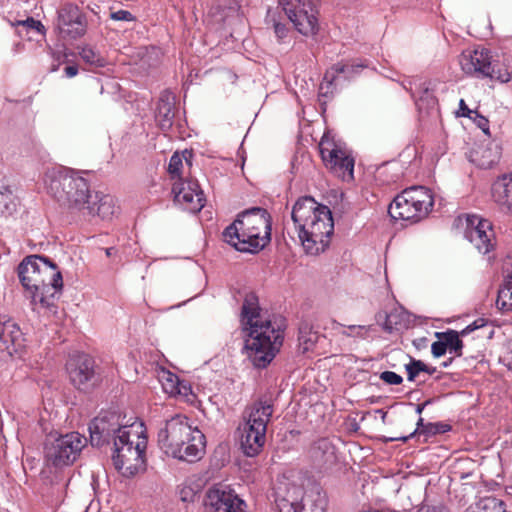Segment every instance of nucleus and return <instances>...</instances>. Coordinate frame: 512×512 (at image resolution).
<instances>
[{
	"label": "nucleus",
	"instance_id": "7c9ffc66",
	"mask_svg": "<svg viewBox=\"0 0 512 512\" xmlns=\"http://www.w3.org/2000/svg\"><path fill=\"white\" fill-rule=\"evenodd\" d=\"M376 322L385 332L392 333L405 326V315L397 309H393L390 312L379 311L376 314Z\"/></svg>",
	"mask_w": 512,
	"mask_h": 512
},
{
	"label": "nucleus",
	"instance_id": "4c0bfd02",
	"mask_svg": "<svg viewBox=\"0 0 512 512\" xmlns=\"http://www.w3.org/2000/svg\"><path fill=\"white\" fill-rule=\"evenodd\" d=\"M79 55L85 63L91 66L104 67L106 65L105 58L90 46L82 47Z\"/></svg>",
	"mask_w": 512,
	"mask_h": 512
},
{
	"label": "nucleus",
	"instance_id": "b1692460",
	"mask_svg": "<svg viewBox=\"0 0 512 512\" xmlns=\"http://www.w3.org/2000/svg\"><path fill=\"white\" fill-rule=\"evenodd\" d=\"M205 448V435L197 427L192 426V433L190 436H188L187 440H184L183 446L181 447L180 456H174L173 458L189 463H194L199 461L204 456Z\"/></svg>",
	"mask_w": 512,
	"mask_h": 512
},
{
	"label": "nucleus",
	"instance_id": "603ef678",
	"mask_svg": "<svg viewBox=\"0 0 512 512\" xmlns=\"http://www.w3.org/2000/svg\"><path fill=\"white\" fill-rule=\"evenodd\" d=\"M433 402V399H427L423 403L417 404L415 406V411L417 414L421 415L425 407L430 405Z\"/></svg>",
	"mask_w": 512,
	"mask_h": 512
},
{
	"label": "nucleus",
	"instance_id": "4468645a",
	"mask_svg": "<svg viewBox=\"0 0 512 512\" xmlns=\"http://www.w3.org/2000/svg\"><path fill=\"white\" fill-rule=\"evenodd\" d=\"M192 433L189 418L177 414L166 420L165 426L158 432V445L167 456H180L184 440Z\"/></svg>",
	"mask_w": 512,
	"mask_h": 512
},
{
	"label": "nucleus",
	"instance_id": "2f4dec72",
	"mask_svg": "<svg viewBox=\"0 0 512 512\" xmlns=\"http://www.w3.org/2000/svg\"><path fill=\"white\" fill-rule=\"evenodd\" d=\"M412 99L420 112L433 109L437 105V98L433 95V92L429 89L426 83L422 81L419 82L416 97Z\"/></svg>",
	"mask_w": 512,
	"mask_h": 512
},
{
	"label": "nucleus",
	"instance_id": "e433bc0d",
	"mask_svg": "<svg viewBox=\"0 0 512 512\" xmlns=\"http://www.w3.org/2000/svg\"><path fill=\"white\" fill-rule=\"evenodd\" d=\"M267 23H271V27L274 31L275 37L280 44H286L291 42L292 31L287 23L281 22L274 16L268 19Z\"/></svg>",
	"mask_w": 512,
	"mask_h": 512
},
{
	"label": "nucleus",
	"instance_id": "4be33fe9",
	"mask_svg": "<svg viewBox=\"0 0 512 512\" xmlns=\"http://www.w3.org/2000/svg\"><path fill=\"white\" fill-rule=\"evenodd\" d=\"M313 466L319 471L330 469L337 462L336 449L328 438L314 441L308 451Z\"/></svg>",
	"mask_w": 512,
	"mask_h": 512
},
{
	"label": "nucleus",
	"instance_id": "c756f323",
	"mask_svg": "<svg viewBox=\"0 0 512 512\" xmlns=\"http://www.w3.org/2000/svg\"><path fill=\"white\" fill-rule=\"evenodd\" d=\"M494 201L512 213V175L499 177L492 185Z\"/></svg>",
	"mask_w": 512,
	"mask_h": 512
},
{
	"label": "nucleus",
	"instance_id": "052dcab7",
	"mask_svg": "<svg viewBox=\"0 0 512 512\" xmlns=\"http://www.w3.org/2000/svg\"><path fill=\"white\" fill-rule=\"evenodd\" d=\"M498 160V155H495L494 158L486 161V162H483L481 165L485 168H488V167H491L494 163H496Z\"/></svg>",
	"mask_w": 512,
	"mask_h": 512
},
{
	"label": "nucleus",
	"instance_id": "680f3d73",
	"mask_svg": "<svg viewBox=\"0 0 512 512\" xmlns=\"http://www.w3.org/2000/svg\"><path fill=\"white\" fill-rule=\"evenodd\" d=\"M453 362V358H449L448 360L441 363L443 368H447Z\"/></svg>",
	"mask_w": 512,
	"mask_h": 512
},
{
	"label": "nucleus",
	"instance_id": "20e7f679",
	"mask_svg": "<svg viewBox=\"0 0 512 512\" xmlns=\"http://www.w3.org/2000/svg\"><path fill=\"white\" fill-rule=\"evenodd\" d=\"M248 416L243 427L240 447L247 457L258 455L266 441L267 424L270 421L274 405L270 399L260 398L246 411Z\"/></svg>",
	"mask_w": 512,
	"mask_h": 512
},
{
	"label": "nucleus",
	"instance_id": "dca6fc26",
	"mask_svg": "<svg viewBox=\"0 0 512 512\" xmlns=\"http://www.w3.org/2000/svg\"><path fill=\"white\" fill-rule=\"evenodd\" d=\"M41 290L39 296V305L50 311L56 312L54 303L56 295L60 294L63 288V278L57 265L48 257L41 259L40 271Z\"/></svg>",
	"mask_w": 512,
	"mask_h": 512
},
{
	"label": "nucleus",
	"instance_id": "13d9d810",
	"mask_svg": "<svg viewBox=\"0 0 512 512\" xmlns=\"http://www.w3.org/2000/svg\"><path fill=\"white\" fill-rule=\"evenodd\" d=\"M474 324V328L480 329L487 324V320L484 318H478L472 322Z\"/></svg>",
	"mask_w": 512,
	"mask_h": 512
},
{
	"label": "nucleus",
	"instance_id": "393cba45",
	"mask_svg": "<svg viewBox=\"0 0 512 512\" xmlns=\"http://www.w3.org/2000/svg\"><path fill=\"white\" fill-rule=\"evenodd\" d=\"M176 98L169 91H163L157 102L155 120L160 130L167 135L172 129L175 117Z\"/></svg>",
	"mask_w": 512,
	"mask_h": 512
},
{
	"label": "nucleus",
	"instance_id": "2eb2a0df",
	"mask_svg": "<svg viewBox=\"0 0 512 512\" xmlns=\"http://www.w3.org/2000/svg\"><path fill=\"white\" fill-rule=\"evenodd\" d=\"M319 151L326 168L343 180L354 179V158L347 151L339 148L333 141L323 137L319 143Z\"/></svg>",
	"mask_w": 512,
	"mask_h": 512
},
{
	"label": "nucleus",
	"instance_id": "4d7b16f0",
	"mask_svg": "<svg viewBox=\"0 0 512 512\" xmlns=\"http://www.w3.org/2000/svg\"><path fill=\"white\" fill-rule=\"evenodd\" d=\"M107 257H116L118 250L115 247H108L103 249Z\"/></svg>",
	"mask_w": 512,
	"mask_h": 512
},
{
	"label": "nucleus",
	"instance_id": "cd10ccee",
	"mask_svg": "<svg viewBox=\"0 0 512 512\" xmlns=\"http://www.w3.org/2000/svg\"><path fill=\"white\" fill-rule=\"evenodd\" d=\"M114 198L110 195H100L96 192L89 205L85 206L83 217L98 216L103 220L110 219L116 213Z\"/></svg>",
	"mask_w": 512,
	"mask_h": 512
},
{
	"label": "nucleus",
	"instance_id": "a211bd4d",
	"mask_svg": "<svg viewBox=\"0 0 512 512\" xmlns=\"http://www.w3.org/2000/svg\"><path fill=\"white\" fill-rule=\"evenodd\" d=\"M26 348V339L19 325L11 319L0 320V354L2 357L21 358Z\"/></svg>",
	"mask_w": 512,
	"mask_h": 512
},
{
	"label": "nucleus",
	"instance_id": "bb28decb",
	"mask_svg": "<svg viewBox=\"0 0 512 512\" xmlns=\"http://www.w3.org/2000/svg\"><path fill=\"white\" fill-rule=\"evenodd\" d=\"M364 65H348L341 62L333 64L324 74L323 81L319 86V98H330L335 90L334 81L338 74L351 75Z\"/></svg>",
	"mask_w": 512,
	"mask_h": 512
},
{
	"label": "nucleus",
	"instance_id": "72a5a7b5",
	"mask_svg": "<svg viewBox=\"0 0 512 512\" xmlns=\"http://www.w3.org/2000/svg\"><path fill=\"white\" fill-rule=\"evenodd\" d=\"M496 304L503 311H512V273L505 278L499 289Z\"/></svg>",
	"mask_w": 512,
	"mask_h": 512
},
{
	"label": "nucleus",
	"instance_id": "f8f14e48",
	"mask_svg": "<svg viewBox=\"0 0 512 512\" xmlns=\"http://www.w3.org/2000/svg\"><path fill=\"white\" fill-rule=\"evenodd\" d=\"M287 18L295 29L304 36L315 35L318 31L317 0H278Z\"/></svg>",
	"mask_w": 512,
	"mask_h": 512
},
{
	"label": "nucleus",
	"instance_id": "8fccbe9b",
	"mask_svg": "<svg viewBox=\"0 0 512 512\" xmlns=\"http://www.w3.org/2000/svg\"><path fill=\"white\" fill-rule=\"evenodd\" d=\"M507 354H506V360H507V367L509 370H512V339L508 341L507 344Z\"/></svg>",
	"mask_w": 512,
	"mask_h": 512
},
{
	"label": "nucleus",
	"instance_id": "6e6d98bb",
	"mask_svg": "<svg viewBox=\"0 0 512 512\" xmlns=\"http://www.w3.org/2000/svg\"><path fill=\"white\" fill-rule=\"evenodd\" d=\"M475 330H477V329L474 328V324L471 323V324L467 325L461 331H458V333L460 334L461 337H465V336L469 335L470 333L474 332Z\"/></svg>",
	"mask_w": 512,
	"mask_h": 512
},
{
	"label": "nucleus",
	"instance_id": "ea45409f",
	"mask_svg": "<svg viewBox=\"0 0 512 512\" xmlns=\"http://www.w3.org/2000/svg\"><path fill=\"white\" fill-rule=\"evenodd\" d=\"M18 25L26 27L27 30H33L40 35H45L46 29L41 21L34 19L33 17H27L25 20L18 21Z\"/></svg>",
	"mask_w": 512,
	"mask_h": 512
},
{
	"label": "nucleus",
	"instance_id": "423d86ee",
	"mask_svg": "<svg viewBox=\"0 0 512 512\" xmlns=\"http://www.w3.org/2000/svg\"><path fill=\"white\" fill-rule=\"evenodd\" d=\"M433 205L434 198L430 189L424 186H412L393 199L388 213L395 220L418 222L428 215Z\"/></svg>",
	"mask_w": 512,
	"mask_h": 512
},
{
	"label": "nucleus",
	"instance_id": "09e8293b",
	"mask_svg": "<svg viewBox=\"0 0 512 512\" xmlns=\"http://www.w3.org/2000/svg\"><path fill=\"white\" fill-rule=\"evenodd\" d=\"M475 112H477V110L469 109V107L466 105L465 101L463 99L460 100L459 111H458L459 116L468 117V118L472 119L473 115H475Z\"/></svg>",
	"mask_w": 512,
	"mask_h": 512
},
{
	"label": "nucleus",
	"instance_id": "e2e57ef3",
	"mask_svg": "<svg viewBox=\"0 0 512 512\" xmlns=\"http://www.w3.org/2000/svg\"><path fill=\"white\" fill-rule=\"evenodd\" d=\"M186 154H189V156H190V157L192 156V154H191V153H189L187 150H185V152H184V158H185V161H186L189 165H191V163H190L189 159L186 157Z\"/></svg>",
	"mask_w": 512,
	"mask_h": 512
},
{
	"label": "nucleus",
	"instance_id": "f3484780",
	"mask_svg": "<svg viewBox=\"0 0 512 512\" xmlns=\"http://www.w3.org/2000/svg\"><path fill=\"white\" fill-rule=\"evenodd\" d=\"M42 255H30L25 257L18 265L19 280L25 289L26 296L30 298L33 310L39 305L41 290L40 271Z\"/></svg>",
	"mask_w": 512,
	"mask_h": 512
},
{
	"label": "nucleus",
	"instance_id": "ddd939ff",
	"mask_svg": "<svg viewBox=\"0 0 512 512\" xmlns=\"http://www.w3.org/2000/svg\"><path fill=\"white\" fill-rule=\"evenodd\" d=\"M457 225L464 227V237L478 250L486 255L496 247V237L493 225L488 219L478 215L459 216L455 220Z\"/></svg>",
	"mask_w": 512,
	"mask_h": 512
},
{
	"label": "nucleus",
	"instance_id": "c03bdc74",
	"mask_svg": "<svg viewBox=\"0 0 512 512\" xmlns=\"http://www.w3.org/2000/svg\"><path fill=\"white\" fill-rule=\"evenodd\" d=\"M419 82H421V80L417 77H414L408 80H404L402 82V86L407 92H409L412 98H415Z\"/></svg>",
	"mask_w": 512,
	"mask_h": 512
},
{
	"label": "nucleus",
	"instance_id": "f257e3e1",
	"mask_svg": "<svg viewBox=\"0 0 512 512\" xmlns=\"http://www.w3.org/2000/svg\"><path fill=\"white\" fill-rule=\"evenodd\" d=\"M241 324L245 354L256 368H266L282 346V324L262 315L258 297L253 292L246 294L244 298Z\"/></svg>",
	"mask_w": 512,
	"mask_h": 512
},
{
	"label": "nucleus",
	"instance_id": "6ab92c4d",
	"mask_svg": "<svg viewBox=\"0 0 512 512\" xmlns=\"http://www.w3.org/2000/svg\"><path fill=\"white\" fill-rule=\"evenodd\" d=\"M175 202L184 206V209L197 213L205 204L204 193L196 180H183L175 182L172 187Z\"/></svg>",
	"mask_w": 512,
	"mask_h": 512
},
{
	"label": "nucleus",
	"instance_id": "bf43d9fd",
	"mask_svg": "<svg viewBox=\"0 0 512 512\" xmlns=\"http://www.w3.org/2000/svg\"><path fill=\"white\" fill-rule=\"evenodd\" d=\"M436 371H437L436 367L430 366V365H427L426 363H424L423 373H427L429 375H432V374L436 373Z\"/></svg>",
	"mask_w": 512,
	"mask_h": 512
},
{
	"label": "nucleus",
	"instance_id": "0eeeda50",
	"mask_svg": "<svg viewBox=\"0 0 512 512\" xmlns=\"http://www.w3.org/2000/svg\"><path fill=\"white\" fill-rule=\"evenodd\" d=\"M66 370L70 383L80 393L91 394L99 389L105 379V370L96 359L85 353L71 357Z\"/></svg>",
	"mask_w": 512,
	"mask_h": 512
},
{
	"label": "nucleus",
	"instance_id": "3c124183",
	"mask_svg": "<svg viewBox=\"0 0 512 512\" xmlns=\"http://www.w3.org/2000/svg\"><path fill=\"white\" fill-rule=\"evenodd\" d=\"M64 72L66 77L72 78L78 74V67L76 65L66 66Z\"/></svg>",
	"mask_w": 512,
	"mask_h": 512
},
{
	"label": "nucleus",
	"instance_id": "6e6552de",
	"mask_svg": "<svg viewBox=\"0 0 512 512\" xmlns=\"http://www.w3.org/2000/svg\"><path fill=\"white\" fill-rule=\"evenodd\" d=\"M462 71L478 78H490L507 83L512 78V72L499 64L489 49L481 48L463 51L459 57Z\"/></svg>",
	"mask_w": 512,
	"mask_h": 512
},
{
	"label": "nucleus",
	"instance_id": "a878e982",
	"mask_svg": "<svg viewBox=\"0 0 512 512\" xmlns=\"http://www.w3.org/2000/svg\"><path fill=\"white\" fill-rule=\"evenodd\" d=\"M327 498L320 491L306 493L300 502L283 505L281 512H326Z\"/></svg>",
	"mask_w": 512,
	"mask_h": 512
},
{
	"label": "nucleus",
	"instance_id": "69168bd1",
	"mask_svg": "<svg viewBox=\"0 0 512 512\" xmlns=\"http://www.w3.org/2000/svg\"><path fill=\"white\" fill-rule=\"evenodd\" d=\"M386 417V412H383L382 418L384 419Z\"/></svg>",
	"mask_w": 512,
	"mask_h": 512
},
{
	"label": "nucleus",
	"instance_id": "0e129e2a",
	"mask_svg": "<svg viewBox=\"0 0 512 512\" xmlns=\"http://www.w3.org/2000/svg\"><path fill=\"white\" fill-rule=\"evenodd\" d=\"M57 69H58V65H54V66H52L51 71H56Z\"/></svg>",
	"mask_w": 512,
	"mask_h": 512
},
{
	"label": "nucleus",
	"instance_id": "79ce46f5",
	"mask_svg": "<svg viewBox=\"0 0 512 512\" xmlns=\"http://www.w3.org/2000/svg\"><path fill=\"white\" fill-rule=\"evenodd\" d=\"M380 379L389 385H400L403 382L401 375L393 371H384L380 373Z\"/></svg>",
	"mask_w": 512,
	"mask_h": 512
},
{
	"label": "nucleus",
	"instance_id": "a19ab883",
	"mask_svg": "<svg viewBox=\"0 0 512 512\" xmlns=\"http://www.w3.org/2000/svg\"><path fill=\"white\" fill-rule=\"evenodd\" d=\"M183 166L182 157L178 153H174L169 161L168 172L172 178L180 176V170Z\"/></svg>",
	"mask_w": 512,
	"mask_h": 512
},
{
	"label": "nucleus",
	"instance_id": "1a4fd4ad",
	"mask_svg": "<svg viewBox=\"0 0 512 512\" xmlns=\"http://www.w3.org/2000/svg\"><path fill=\"white\" fill-rule=\"evenodd\" d=\"M304 230H298V238L305 252L318 255L324 252L330 244L334 233V221L329 207H320L317 216L312 217Z\"/></svg>",
	"mask_w": 512,
	"mask_h": 512
},
{
	"label": "nucleus",
	"instance_id": "5701e85b",
	"mask_svg": "<svg viewBox=\"0 0 512 512\" xmlns=\"http://www.w3.org/2000/svg\"><path fill=\"white\" fill-rule=\"evenodd\" d=\"M320 207H327L326 205L319 204L311 196L300 197L294 204L291 211V218L293 220L296 232L304 230L305 225L313 220V216H317Z\"/></svg>",
	"mask_w": 512,
	"mask_h": 512
},
{
	"label": "nucleus",
	"instance_id": "f704fd0d",
	"mask_svg": "<svg viewBox=\"0 0 512 512\" xmlns=\"http://www.w3.org/2000/svg\"><path fill=\"white\" fill-rule=\"evenodd\" d=\"M17 209L16 198L8 186H0V214L12 215Z\"/></svg>",
	"mask_w": 512,
	"mask_h": 512
},
{
	"label": "nucleus",
	"instance_id": "49530a36",
	"mask_svg": "<svg viewBox=\"0 0 512 512\" xmlns=\"http://www.w3.org/2000/svg\"><path fill=\"white\" fill-rule=\"evenodd\" d=\"M111 19L116 21H133L135 17L127 10H118L110 14Z\"/></svg>",
	"mask_w": 512,
	"mask_h": 512
},
{
	"label": "nucleus",
	"instance_id": "864d4df0",
	"mask_svg": "<svg viewBox=\"0 0 512 512\" xmlns=\"http://www.w3.org/2000/svg\"><path fill=\"white\" fill-rule=\"evenodd\" d=\"M413 345L418 350H420V349L426 347V345H427V338L426 337H421V338L415 339V340H413Z\"/></svg>",
	"mask_w": 512,
	"mask_h": 512
},
{
	"label": "nucleus",
	"instance_id": "a18cd8bd",
	"mask_svg": "<svg viewBox=\"0 0 512 512\" xmlns=\"http://www.w3.org/2000/svg\"><path fill=\"white\" fill-rule=\"evenodd\" d=\"M416 512H450V511H449L448 507H446L444 504L438 503L435 505L422 504L420 507H418Z\"/></svg>",
	"mask_w": 512,
	"mask_h": 512
},
{
	"label": "nucleus",
	"instance_id": "9d476101",
	"mask_svg": "<svg viewBox=\"0 0 512 512\" xmlns=\"http://www.w3.org/2000/svg\"><path fill=\"white\" fill-rule=\"evenodd\" d=\"M86 439L77 432L49 436L44 443V457L48 465L60 468L71 465L79 456Z\"/></svg>",
	"mask_w": 512,
	"mask_h": 512
},
{
	"label": "nucleus",
	"instance_id": "aec40b11",
	"mask_svg": "<svg viewBox=\"0 0 512 512\" xmlns=\"http://www.w3.org/2000/svg\"><path fill=\"white\" fill-rule=\"evenodd\" d=\"M58 27L64 36L79 39L87 31V17L77 5L66 4L59 11Z\"/></svg>",
	"mask_w": 512,
	"mask_h": 512
},
{
	"label": "nucleus",
	"instance_id": "37998d69",
	"mask_svg": "<svg viewBox=\"0 0 512 512\" xmlns=\"http://www.w3.org/2000/svg\"><path fill=\"white\" fill-rule=\"evenodd\" d=\"M447 350L448 349L445 339H439V341H435L431 345V353L435 358H439L445 355Z\"/></svg>",
	"mask_w": 512,
	"mask_h": 512
},
{
	"label": "nucleus",
	"instance_id": "9b49d317",
	"mask_svg": "<svg viewBox=\"0 0 512 512\" xmlns=\"http://www.w3.org/2000/svg\"><path fill=\"white\" fill-rule=\"evenodd\" d=\"M133 425L123 424L116 411H103L89 424L90 443L92 446L103 447L115 443L120 434H127Z\"/></svg>",
	"mask_w": 512,
	"mask_h": 512
},
{
	"label": "nucleus",
	"instance_id": "c85d7f7f",
	"mask_svg": "<svg viewBox=\"0 0 512 512\" xmlns=\"http://www.w3.org/2000/svg\"><path fill=\"white\" fill-rule=\"evenodd\" d=\"M452 426L445 422H424L422 417H419L416 423V429L407 436L391 437L386 439L387 442L402 441L407 442L410 438L418 436H424L425 440L436 435L444 434L451 431Z\"/></svg>",
	"mask_w": 512,
	"mask_h": 512
},
{
	"label": "nucleus",
	"instance_id": "c9c22d12",
	"mask_svg": "<svg viewBox=\"0 0 512 512\" xmlns=\"http://www.w3.org/2000/svg\"><path fill=\"white\" fill-rule=\"evenodd\" d=\"M319 335L317 332L312 331V328L308 324H303L299 328V347L302 352L305 353L313 349L317 343Z\"/></svg>",
	"mask_w": 512,
	"mask_h": 512
},
{
	"label": "nucleus",
	"instance_id": "f03ea898",
	"mask_svg": "<svg viewBox=\"0 0 512 512\" xmlns=\"http://www.w3.org/2000/svg\"><path fill=\"white\" fill-rule=\"evenodd\" d=\"M272 218L262 207H252L241 212L227 226L223 240L237 251L256 254L271 241Z\"/></svg>",
	"mask_w": 512,
	"mask_h": 512
},
{
	"label": "nucleus",
	"instance_id": "5fc2aeb1",
	"mask_svg": "<svg viewBox=\"0 0 512 512\" xmlns=\"http://www.w3.org/2000/svg\"><path fill=\"white\" fill-rule=\"evenodd\" d=\"M475 330H477V329L474 328V324L471 323V324L467 325L461 331H458V333L460 334L461 337H465V336L469 335L470 333L474 332Z\"/></svg>",
	"mask_w": 512,
	"mask_h": 512
},
{
	"label": "nucleus",
	"instance_id": "39448f33",
	"mask_svg": "<svg viewBox=\"0 0 512 512\" xmlns=\"http://www.w3.org/2000/svg\"><path fill=\"white\" fill-rule=\"evenodd\" d=\"M147 439L139 432L120 434L113 445L112 461L122 476L131 478L144 471L146 467L145 451Z\"/></svg>",
	"mask_w": 512,
	"mask_h": 512
},
{
	"label": "nucleus",
	"instance_id": "338daca9",
	"mask_svg": "<svg viewBox=\"0 0 512 512\" xmlns=\"http://www.w3.org/2000/svg\"><path fill=\"white\" fill-rule=\"evenodd\" d=\"M464 512H474V511H470V510H465Z\"/></svg>",
	"mask_w": 512,
	"mask_h": 512
},
{
	"label": "nucleus",
	"instance_id": "de8ad7c7",
	"mask_svg": "<svg viewBox=\"0 0 512 512\" xmlns=\"http://www.w3.org/2000/svg\"><path fill=\"white\" fill-rule=\"evenodd\" d=\"M477 126L487 135H489V124H488V120L487 118H485L484 116L480 115L477 112H475V115H473V118H472Z\"/></svg>",
	"mask_w": 512,
	"mask_h": 512
},
{
	"label": "nucleus",
	"instance_id": "473e14b6",
	"mask_svg": "<svg viewBox=\"0 0 512 512\" xmlns=\"http://www.w3.org/2000/svg\"><path fill=\"white\" fill-rule=\"evenodd\" d=\"M435 335L438 339H445L450 353H454L457 357L462 356L464 344L458 331L449 329L445 332H436Z\"/></svg>",
	"mask_w": 512,
	"mask_h": 512
},
{
	"label": "nucleus",
	"instance_id": "58836bf2",
	"mask_svg": "<svg viewBox=\"0 0 512 512\" xmlns=\"http://www.w3.org/2000/svg\"><path fill=\"white\" fill-rule=\"evenodd\" d=\"M424 362L419 359L410 357V362L405 364V370L407 373V380L413 382L423 372Z\"/></svg>",
	"mask_w": 512,
	"mask_h": 512
},
{
	"label": "nucleus",
	"instance_id": "412c9836",
	"mask_svg": "<svg viewBox=\"0 0 512 512\" xmlns=\"http://www.w3.org/2000/svg\"><path fill=\"white\" fill-rule=\"evenodd\" d=\"M206 512H245V502L232 491L210 489L205 497Z\"/></svg>",
	"mask_w": 512,
	"mask_h": 512
},
{
	"label": "nucleus",
	"instance_id": "7ed1b4c3",
	"mask_svg": "<svg viewBox=\"0 0 512 512\" xmlns=\"http://www.w3.org/2000/svg\"><path fill=\"white\" fill-rule=\"evenodd\" d=\"M49 190L61 206L81 215L93 198L87 180L73 170L59 171L53 176Z\"/></svg>",
	"mask_w": 512,
	"mask_h": 512
}]
</instances>
